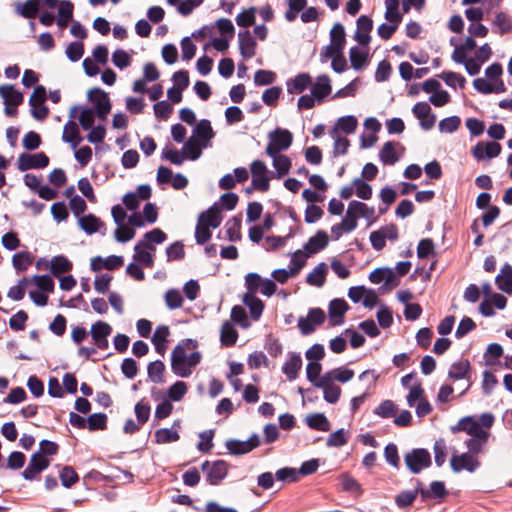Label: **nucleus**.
I'll return each instance as SVG.
<instances>
[{
  "label": "nucleus",
  "mask_w": 512,
  "mask_h": 512,
  "mask_svg": "<svg viewBox=\"0 0 512 512\" xmlns=\"http://www.w3.org/2000/svg\"><path fill=\"white\" fill-rule=\"evenodd\" d=\"M86 421V426L91 431L104 430L107 427V415L104 413L92 414Z\"/></svg>",
  "instance_id": "obj_56"
},
{
  "label": "nucleus",
  "mask_w": 512,
  "mask_h": 512,
  "mask_svg": "<svg viewBox=\"0 0 512 512\" xmlns=\"http://www.w3.org/2000/svg\"><path fill=\"white\" fill-rule=\"evenodd\" d=\"M187 354L186 349L182 345H177L171 355V368L173 372L179 377H189L192 374V370L187 366Z\"/></svg>",
  "instance_id": "obj_7"
},
{
  "label": "nucleus",
  "mask_w": 512,
  "mask_h": 512,
  "mask_svg": "<svg viewBox=\"0 0 512 512\" xmlns=\"http://www.w3.org/2000/svg\"><path fill=\"white\" fill-rule=\"evenodd\" d=\"M349 58L351 66L355 70H361L368 64V52L362 51L356 46L350 48Z\"/></svg>",
  "instance_id": "obj_40"
},
{
  "label": "nucleus",
  "mask_w": 512,
  "mask_h": 512,
  "mask_svg": "<svg viewBox=\"0 0 512 512\" xmlns=\"http://www.w3.org/2000/svg\"><path fill=\"white\" fill-rule=\"evenodd\" d=\"M354 192L357 197L369 200L372 197V187L361 178L353 180Z\"/></svg>",
  "instance_id": "obj_60"
},
{
  "label": "nucleus",
  "mask_w": 512,
  "mask_h": 512,
  "mask_svg": "<svg viewBox=\"0 0 512 512\" xmlns=\"http://www.w3.org/2000/svg\"><path fill=\"white\" fill-rule=\"evenodd\" d=\"M330 136L334 140V156L344 155L347 153L348 148L350 146V142L346 137L340 136L337 129H332L330 131Z\"/></svg>",
  "instance_id": "obj_48"
},
{
  "label": "nucleus",
  "mask_w": 512,
  "mask_h": 512,
  "mask_svg": "<svg viewBox=\"0 0 512 512\" xmlns=\"http://www.w3.org/2000/svg\"><path fill=\"white\" fill-rule=\"evenodd\" d=\"M493 25L498 29L501 35L509 33L512 30V21L508 15L499 12L495 15Z\"/></svg>",
  "instance_id": "obj_59"
},
{
  "label": "nucleus",
  "mask_w": 512,
  "mask_h": 512,
  "mask_svg": "<svg viewBox=\"0 0 512 512\" xmlns=\"http://www.w3.org/2000/svg\"><path fill=\"white\" fill-rule=\"evenodd\" d=\"M330 43L344 49L346 38L345 30L341 23H335L330 31Z\"/></svg>",
  "instance_id": "obj_52"
},
{
  "label": "nucleus",
  "mask_w": 512,
  "mask_h": 512,
  "mask_svg": "<svg viewBox=\"0 0 512 512\" xmlns=\"http://www.w3.org/2000/svg\"><path fill=\"white\" fill-rule=\"evenodd\" d=\"M0 95L5 105L19 106L23 102V94L12 85L0 86Z\"/></svg>",
  "instance_id": "obj_33"
},
{
  "label": "nucleus",
  "mask_w": 512,
  "mask_h": 512,
  "mask_svg": "<svg viewBox=\"0 0 512 512\" xmlns=\"http://www.w3.org/2000/svg\"><path fill=\"white\" fill-rule=\"evenodd\" d=\"M328 241L329 239L327 233L320 230L308 240L304 246V249L309 254H316L328 245Z\"/></svg>",
  "instance_id": "obj_27"
},
{
  "label": "nucleus",
  "mask_w": 512,
  "mask_h": 512,
  "mask_svg": "<svg viewBox=\"0 0 512 512\" xmlns=\"http://www.w3.org/2000/svg\"><path fill=\"white\" fill-rule=\"evenodd\" d=\"M327 266L325 263L318 264L307 276V283L316 287H321L325 283Z\"/></svg>",
  "instance_id": "obj_45"
},
{
  "label": "nucleus",
  "mask_w": 512,
  "mask_h": 512,
  "mask_svg": "<svg viewBox=\"0 0 512 512\" xmlns=\"http://www.w3.org/2000/svg\"><path fill=\"white\" fill-rule=\"evenodd\" d=\"M214 135L211 123L206 119H202L196 123L192 133V137H195V140L200 142L202 146L206 148L210 146V141Z\"/></svg>",
  "instance_id": "obj_18"
},
{
  "label": "nucleus",
  "mask_w": 512,
  "mask_h": 512,
  "mask_svg": "<svg viewBox=\"0 0 512 512\" xmlns=\"http://www.w3.org/2000/svg\"><path fill=\"white\" fill-rule=\"evenodd\" d=\"M275 477L282 482H297L299 480V472L296 468L284 467L277 470Z\"/></svg>",
  "instance_id": "obj_64"
},
{
  "label": "nucleus",
  "mask_w": 512,
  "mask_h": 512,
  "mask_svg": "<svg viewBox=\"0 0 512 512\" xmlns=\"http://www.w3.org/2000/svg\"><path fill=\"white\" fill-rule=\"evenodd\" d=\"M263 278L257 273H248L245 276V286L247 288V292L245 294L256 295L258 292Z\"/></svg>",
  "instance_id": "obj_62"
},
{
  "label": "nucleus",
  "mask_w": 512,
  "mask_h": 512,
  "mask_svg": "<svg viewBox=\"0 0 512 512\" xmlns=\"http://www.w3.org/2000/svg\"><path fill=\"white\" fill-rule=\"evenodd\" d=\"M162 158L168 160L172 164L181 165L184 162L186 156L183 150L179 151L175 148L166 147L163 149Z\"/></svg>",
  "instance_id": "obj_63"
},
{
  "label": "nucleus",
  "mask_w": 512,
  "mask_h": 512,
  "mask_svg": "<svg viewBox=\"0 0 512 512\" xmlns=\"http://www.w3.org/2000/svg\"><path fill=\"white\" fill-rule=\"evenodd\" d=\"M201 468L206 473L207 481L211 485H218L228 473V464L224 460L205 461Z\"/></svg>",
  "instance_id": "obj_5"
},
{
  "label": "nucleus",
  "mask_w": 512,
  "mask_h": 512,
  "mask_svg": "<svg viewBox=\"0 0 512 512\" xmlns=\"http://www.w3.org/2000/svg\"><path fill=\"white\" fill-rule=\"evenodd\" d=\"M340 482L343 490L347 492L360 495L363 491L360 483L349 474H342L340 476Z\"/></svg>",
  "instance_id": "obj_54"
},
{
  "label": "nucleus",
  "mask_w": 512,
  "mask_h": 512,
  "mask_svg": "<svg viewBox=\"0 0 512 512\" xmlns=\"http://www.w3.org/2000/svg\"><path fill=\"white\" fill-rule=\"evenodd\" d=\"M317 388L323 389V397L324 399L331 404L336 403L341 395V388L334 383L327 381L321 376L318 383H316Z\"/></svg>",
  "instance_id": "obj_23"
},
{
  "label": "nucleus",
  "mask_w": 512,
  "mask_h": 512,
  "mask_svg": "<svg viewBox=\"0 0 512 512\" xmlns=\"http://www.w3.org/2000/svg\"><path fill=\"white\" fill-rule=\"evenodd\" d=\"M88 97L95 104L97 116L105 120L111 110L108 94L100 88H93L88 92Z\"/></svg>",
  "instance_id": "obj_10"
},
{
  "label": "nucleus",
  "mask_w": 512,
  "mask_h": 512,
  "mask_svg": "<svg viewBox=\"0 0 512 512\" xmlns=\"http://www.w3.org/2000/svg\"><path fill=\"white\" fill-rule=\"evenodd\" d=\"M357 125V118L355 116L349 115L339 118L333 129H337L338 132L342 131L346 134H352L355 132Z\"/></svg>",
  "instance_id": "obj_49"
},
{
  "label": "nucleus",
  "mask_w": 512,
  "mask_h": 512,
  "mask_svg": "<svg viewBox=\"0 0 512 512\" xmlns=\"http://www.w3.org/2000/svg\"><path fill=\"white\" fill-rule=\"evenodd\" d=\"M331 91L330 78L325 74L319 75L311 88V93L317 98V103H322Z\"/></svg>",
  "instance_id": "obj_21"
},
{
  "label": "nucleus",
  "mask_w": 512,
  "mask_h": 512,
  "mask_svg": "<svg viewBox=\"0 0 512 512\" xmlns=\"http://www.w3.org/2000/svg\"><path fill=\"white\" fill-rule=\"evenodd\" d=\"M302 368V359L299 354H292L290 358L284 363L282 372L286 377L293 381L298 377L299 371Z\"/></svg>",
  "instance_id": "obj_30"
},
{
  "label": "nucleus",
  "mask_w": 512,
  "mask_h": 512,
  "mask_svg": "<svg viewBox=\"0 0 512 512\" xmlns=\"http://www.w3.org/2000/svg\"><path fill=\"white\" fill-rule=\"evenodd\" d=\"M450 466L456 473L463 470L474 472L480 466V461L476 455L467 451L462 454H453L450 460Z\"/></svg>",
  "instance_id": "obj_6"
},
{
  "label": "nucleus",
  "mask_w": 512,
  "mask_h": 512,
  "mask_svg": "<svg viewBox=\"0 0 512 512\" xmlns=\"http://www.w3.org/2000/svg\"><path fill=\"white\" fill-rule=\"evenodd\" d=\"M165 365L161 360H156L148 365V376L154 383L163 382V372Z\"/></svg>",
  "instance_id": "obj_55"
},
{
  "label": "nucleus",
  "mask_w": 512,
  "mask_h": 512,
  "mask_svg": "<svg viewBox=\"0 0 512 512\" xmlns=\"http://www.w3.org/2000/svg\"><path fill=\"white\" fill-rule=\"evenodd\" d=\"M239 50L244 59H250L255 55L257 43L248 30L238 33Z\"/></svg>",
  "instance_id": "obj_19"
},
{
  "label": "nucleus",
  "mask_w": 512,
  "mask_h": 512,
  "mask_svg": "<svg viewBox=\"0 0 512 512\" xmlns=\"http://www.w3.org/2000/svg\"><path fill=\"white\" fill-rule=\"evenodd\" d=\"M50 464V460L42 454V452H35L30 458L28 466L22 473L26 480H34L38 475L44 471Z\"/></svg>",
  "instance_id": "obj_8"
},
{
  "label": "nucleus",
  "mask_w": 512,
  "mask_h": 512,
  "mask_svg": "<svg viewBox=\"0 0 512 512\" xmlns=\"http://www.w3.org/2000/svg\"><path fill=\"white\" fill-rule=\"evenodd\" d=\"M198 221L211 228L219 227L222 221L219 207L216 204L212 205L208 210L200 214Z\"/></svg>",
  "instance_id": "obj_28"
},
{
  "label": "nucleus",
  "mask_w": 512,
  "mask_h": 512,
  "mask_svg": "<svg viewBox=\"0 0 512 512\" xmlns=\"http://www.w3.org/2000/svg\"><path fill=\"white\" fill-rule=\"evenodd\" d=\"M73 265L67 257L58 255L50 260V271L55 277H59L60 274L71 271Z\"/></svg>",
  "instance_id": "obj_37"
},
{
  "label": "nucleus",
  "mask_w": 512,
  "mask_h": 512,
  "mask_svg": "<svg viewBox=\"0 0 512 512\" xmlns=\"http://www.w3.org/2000/svg\"><path fill=\"white\" fill-rule=\"evenodd\" d=\"M252 185L256 190L266 192L270 187V178L266 164L261 160H254L250 165Z\"/></svg>",
  "instance_id": "obj_4"
},
{
  "label": "nucleus",
  "mask_w": 512,
  "mask_h": 512,
  "mask_svg": "<svg viewBox=\"0 0 512 512\" xmlns=\"http://www.w3.org/2000/svg\"><path fill=\"white\" fill-rule=\"evenodd\" d=\"M322 376L326 379V382L330 381L334 383L338 381L340 383H346L354 377V371L346 367H338L324 373Z\"/></svg>",
  "instance_id": "obj_31"
},
{
  "label": "nucleus",
  "mask_w": 512,
  "mask_h": 512,
  "mask_svg": "<svg viewBox=\"0 0 512 512\" xmlns=\"http://www.w3.org/2000/svg\"><path fill=\"white\" fill-rule=\"evenodd\" d=\"M243 303L248 306L251 317L258 320L262 315L264 303L256 295L251 294H244Z\"/></svg>",
  "instance_id": "obj_38"
},
{
  "label": "nucleus",
  "mask_w": 512,
  "mask_h": 512,
  "mask_svg": "<svg viewBox=\"0 0 512 512\" xmlns=\"http://www.w3.org/2000/svg\"><path fill=\"white\" fill-rule=\"evenodd\" d=\"M357 222L355 216L350 213L347 209L345 216L342 218L340 223H337L331 227V234L333 240H339L343 234L350 233L357 228Z\"/></svg>",
  "instance_id": "obj_16"
},
{
  "label": "nucleus",
  "mask_w": 512,
  "mask_h": 512,
  "mask_svg": "<svg viewBox=\"0 0 512 512\" xmlns=\"http://www.w3.org/2000/svg\"><path fill=\"white\" fill-rule=\"evenodd\" d=\"M257 9L255 7H250L248 9L243 10L236 16V23L240 27H250L255 22V15Z\"/></svg>",
  "instance_id": "obj_57"
},
{
  "label": "nucleus",
  "mask_w": 512,
  "mask_h": 512,
  "mask_svg": "<svg viewBox=\"0 0 512 512\" xmlns=\"http://www.w3.org/2000/svg\"><path fill=\"white\" fill-rule=\"evenodd\" d=\"M349 306L343 299H334L328 307L329 321L332 326L341 325L344 322V315Z\"/></svg>",
  "instance_id": "obj_17"
},
{
  "label": "nucleus",
  "mask_w": 512,
  "mask_h": 512,
  "mask_svg": "<svg viewBox=\"0 0 512 512\" xmlns=\"http://www.w3.org/2000/svg\"><path fill=\"white\" fill-rule=\"evenodd\" d=\"M453 433L465 432L470 437L488 434L489 432L482 429L479 421L473 416L461 418L456 425L451 427Z\"/></svg>",
  "instance_id": "obj_11"
},
{
  "label": "nucleus",
  "mask_w": 512,
  "mask_h": 512,
  "mask_svg": "<svg viewBox=\"0 0 512 512\" xmlns=\"http://www.w3.org/2000/svg\"><path fill=\"white\" fill-rule=\"evenodd\" d=\"M489 433L483 434L479 436L469 437L464 441V444L468 450V452L478 455L484 451L485 446L488 443Z\"/></svg>",
  "instance_id": "obj_35"
},
{
  "label": "nucleus",
  "mask_w": 512,
  "mask_h": 512,
  "mask_svg": "<svg viewBox=\"0 0 512 512\" xmlns=\"http://www.w3.org/2000/svg\"><path fill=\"white\" fill-rule=\"evenodd\" d=\"M379 158L384 165H394L398 161V156L392 142H386L383 145Z\"/></svg>",
  "instance_id": "obj_50"
},
{
  "label": "nucleus",
  "mask_w": 512,
  "mask_h": 512,
  "mask_svg": "<svg viewBox=\"0 0 512 512\" xmlns=\"http://www.w3.org/2000/svg\"><path fill=\"white\" fill-rule=\"evenodd\" d=\"M349 439V434L343 428L331 433L326 441L328 447H342Z\"/></svg>",
  "instance_id": "obj_53"
},
{
  "label": "nucleus",
  "mask_w": 512,
  "mask_h": 512,
  "mask_svg": "<svg viewBox=\"0 0 512 512\" xmlns=\"http://www.w3.org/2000/svg\"><path fill=\"white\" fill-rule=\"evenodd\" d=\"M111 326L103 321H98L91 326V336L96 347L106 350L109 346L108 336L111 334Z\"/></svg>",
  "instance_id": "obj_12"
},
{
  "label": "nucleus",
  "mask_w": 512,
  "mask_h": 512,
  "mask_svg": "<svg viewBox=\"0 0 512 512\" xmlns=\"http://www.w3.org/2000/svg\"><path fill=\"white\" fill-rule=\"evenodd\" d=\"M404 461L412 473L419 474L431 465V455L426 449H413L406 453Z\"/></svg>",
  "instance_id": "obj_2"
},
{
  "label": "nucleus",
  "mask_w": 512,
  "mask_h": 512,
  "mask_svg": "<svg viewBox=\"0 0 512 512\" xmlns=\"http://www.w3.org/2000/svg\"><path fill=\"white\" fill-rule=\"evenodd\" d=\"M373 29V21L369 16L361 15L356 21L354 39L359 45L368 46L371 41L370 32Z\"/></svg>",
  "instance_id": "obj_13"
},
{
  "label": "nucleus",
  "mask_w": 512,
  "mask_h": 512,
  "mask_svg": "<svg viewBox=\"0 0 512 512\" xmlns=\"http://www.w3.org/2000/svg\"><path fill=\"white\" fill-rule=\"evenodd\" d=\"M166 306L171 309L180 308L183 304V297L179 290L177 289H169L164 295Z\"/></svg>",
  "instance_id": "obj_58"
},
{
  "label": "nucleus",
  "mask_w": 512,
  "mask_h": 512,
  "mask_svg": "<svg viewBox=\"0 0 512 512\" xmlns=\"http://www.w3.org/2000/svg\"><path fill=\"white\" fill-rule=\"evenodd\" d=\"M412 112L414 116L419 119L420 126L424 130L433 128L436 122V116L431 113V107L427 102H418L414 105Z\"/></svg>",
  "instance_id": "obj_14"
},
{
  "label": "nucleus",
  "mask_w": 512,
  "mask_h": 512,
  "mask_svg": "<svg viewBox=\"0 0 512 512\" xmlns=\"http://www.w3.org/2000/svg\"><path fill=\"white\" fill-rule=\"evenodd\" d=\"M46 100V89L44 86L38 85L34 88L29 104L31 106L32 116L39 121H43L49 114V109L44 105Z\"/></svg>",
  "instance_id": "obj_3"
},
{
  "label": "nucleus",
  "mask_w": 512,
  "mask_h": 512,
  "mask_svg": "<svg viewBox=\"0 0 512 512\" xmlns=\"http://www.w3.org/2000/svg\"><path fill=\"white\" fill-rule=\"evenodd\" d=\"M78 223L82 230H84L87 234H93L101 230V228L105 227L104 222H102L98 217L93 214H88L82 217H79Z\"/></svg>",
  "instance_id": "obj_32"
},
{
  "label": "nucleus",
  "mask_w": 512,
  "mask_h": 512,
  "mask_svg": "<svg viewBox=\"0 0 512 512\" xmlns=\"http://www.w3.org/2000/svg\"><path fill=\"white\" fill-rule=\"evenodd\" d=\"M134 250H135V253L133 255V259L136 262L144 265L145 267H149V268H151L153 266L154 257L149 250L143 248V244L141 243V241H139L135 245Z\"/></svg>",
  "instance_id": "obj_46"
},
{
  "label": "nucleus",
  "mask_w": 512,
  "mask_h": 512,
  "mask_svg": "<svg viewBox=\"0 0 512 512\" xmlns=\"http://www.w3.org/2000/svg\"><path fill=\"white\" fill-rule=\"evenodd\" d=\"M347 209L355 216L357 223L360 217L370 220L375 216V209L360 201H351Z\"/></svg>",
  "instance_id": "obj_29"
},
{
  "label": "nucleus",
  "mask_w": 512,
  "mask_h": 512,
  "mask_svg": "<svg viewBox=\"0 0 512 512\" xmlns=\"http://www.w3.org/2000/svg\"><path fill=\"white\" fill-rule=\"evenodd\" d=\"M48 164L49 158L44 152L35 154L23 153L18 158V168L21 171L45 168Z\"/></svg>",
  "instance_id": "obj_9"
},
{
  "label": "nucleus",
  "mask_w": 512,
  "mask_h": 512,
  "mask_svg": "<svg viewBox=\"0 0 512 512\" xmlns=\"http://www.w3.org/2000/svg\"><path fill=\"white\" fill-rule=\"evenodd\" d=\"M39 11V0H27L16 5V12L24 18L33 19Z\"/></svg>",
  "instance_id": "obj_41"
},
{
  "label": "nucleus",
  "mask_w": 512,
  "mask_h": 512,
  "mask_svg": "<svg viewBox=\"0 0 512 512\" xmlns=\"http://www.w3.org/2000/svg\"><path fill=\"white\" fill-rule=\"evenodd\" d=\"M306 424L317 431L328 432L331 429V424L323 413L309 414L306 417Z\"/></svg>",
  "instance_id": "obj_34"
},
{
  "label": "nucleus",
  "mask_w": 512,
  "mask_h": 512,
  "mask_svg": "<svg viewBox=\"0 0 512 512\" xmlns=\"http://www.w3.org/2000/svg\"><path fill=\"white\" fill-rule=\"evenodd\" d=\"M33 263V256L28 251H21L13 255L12 265L17 272H23Z\"/></svg>",
  "instance_id": "obj_44"
},
{
  "label": "nucleus",
  "mask_w": 512,
  "mask_h": 512,
  "mask_svg": "<svg viewBox=\"0 0 512 512\" xmlns=\"http://www.w3.org/2000/svg\"><path fill=\"white\" fill-rule=\"evenodd\" d=\"M501 145L497 142H478L472 149L477 160L492 159L501 153Z\"/></svg>",
  "instance_id": "obj_15"
},
{
  "label": "nucleus",
  "mask_w": 512,
  "mask_h": 512,
  "mask_svg": "<svg viewBox=\"0 0 512 512\" xmlns=\"http://www.w3.org/2000/svg\"><path fill=\"white\" fill-rule=\"evenodd\" d=\"M179 428V421H175L171 428H161L156 430L154 434L155 442L158 444H167L178 441L180 438L178 432Z\"/></svg>",
  "instance_id": "obj_22"
},
{
  "label": "nucleus",
  "mask_w": 512,
  "mask_h": 512,
  "mask_svg": "<svg viewBox=\"0 0 512 512\" xmlns=\"http://www.w3.org/2000/svg\"><path fill=\"white\" fill-rule=\"evenodd\" d=\"M205 147L200 142L195 140V137H190L183 145V152L186 158L190 160H197Z\"/></svg>",
  "instance_id": "obj_43"
},
{
  "label": "nucleus",
  "mask_w": 512,
  "mask_h": 512,
  "mask_svg": "<svg viewBox=\"0 0 512 512\" xmlns=\"http://www.w3.org/2000/svg\"><path fill=\"white\" fill-rule=\"evenodd\" d=\"M268 139L269 143L265 152L268 156H274L276 153H281L291 146L293 135L287 129L276 128L268 134Z\"/></svg>",
  "instance_id": "obj_1"
},
{
  "label": "nucleus",
  "mask_w": 512,
  "mask_h": 512,
  "mask_svg": "<svg viewBox=\"0 0 512 512\" xmlns=\"http://www.w3.org/2000/svg\"><path fill=\"white\" fill-rule=\"evenodd\" d=\"M422 499L428 498H444L448 492L446 490L445 484L442 481H433L428 489L421 488L419 490Z\"/></svg>",
  "instance_id": "obj_36"
},
{
  "label": "nucleus",
  "mask_w": 512,
  "mask_h": 512,
  "mask_svg": "<svg viewBox=\"0 0 512 512\" xmlns=\"http://www.w3.org/2000/svg\"><path fill=\"white\" fill-rule=\"evenodd\" d=\"M62 140L69 143L72 149H76L77 146L82 142V137L78 125L74 121H68L63 128Z\"/></svg>",
  "instance_id": "obj_24"
},
{
  "label": "nucleus",
  "mask_w": 512,
  "mask_h": 512,
  "mask_svg": "<svg viewBox=\"0 0 512 512\" xmlns=\"http://www.w3.org/2000/svg\"><path fill=\"white\" fill-rule=\"evenodd\" d=\"M312 85V77L308 73H300L286 82L289 94H300Z\"/></svg>",
  "instance_id": "obj_20"
},
{
  "label": "nucleus",
  "mask_w": 512,
  "mask_h": 512,
  "mask_svg": "<svg viewBox=\"0 0 512 512\" xmlns=\"http://www.w3.org/2000/svg\"><path fill=\"white\" fill-rule=\"evenodd\" d=\"M288 10L285 12V19L293 22L299 12L303 11L307 6V0H287Z\"/></svg>",
  "instance_id": "obj_51"
},
{
  "label": "nucleus",
  "mask_w": 512,
  "mask_h": 512,
  "mask_svg": "<svg viewBox=\"0 0 512 512\" xmlns=\"http://www.w3.org/2000/svg\"><path fill=\"white\" fill-rule=\"evenodd\" d=\"M495 283L501 291L511 294L512 293V266L505 264L500 273L495 278Z\"/></svg>",
  "instance_id": "obj_26"
},
{
  "label": "nucleus",
  "mask_w": 512,
  "mask_h": 512,
  "mask_svg": "<svg viewBox=\"0 0 512 512\" xmlns=\"http://www.w3.org/2000/svg\"><path fill=\"white\" fill-rule=\"evenodd\" d=\"M470 364L468 360H460L451 365L449 377L454 380L465 379L468 376Z\"/></svg>",
  "instance_id": "obj_47"
},
{
  "label": "nucleus",
  "mask_w": 512,
  "mask_h": 512,
  "mask_svg": "<svg viewBox=\"0 0 512 512\" xmlns=\"http://www.w3.org/2000/svg\"><path fill=\"white\" fill-rule=\"evenodd\" d=\"M220 332L221 343L224 346H232L236 343L238 339V333L231 322L225 321L222 324Z\"/></svg>",
  "instance_id": "obj_42"
},
{
  "label": "nucleus",
  "mask_w": 512,
  "mask_h": 512,
  "mask_svg": "<svg viewBox=\"0 0 512 512\" xmlns=\"http://www.w3.org/2000/svg\"><path fill=\"white\" fill-rule=\"evenodd\" d=\"M60 480L64 487L70 488L78 482L79 477L71 466H65L60 472Z\"/></svg>",
  "instance_id": "obj_61"
},
{
  "label": "nucleus",
  "mask_w": 512,
  "mask_h": 512,
  "mask_svg": "<svg viewBox=\"0 0 512 512\" xmlns=\"http://www.w3.org/2000/svg\"><path fill=\"white\" fill-rule=\"evenodd\" d=\"M170 335L168 326L160 325L156 328L153 336L152 343L155 346V350L158 354L164 355L167 350V341Z\"/></svg>",
  "instance_id": "obj_25"
},
{
  "label": "nucleus",
  "mask_w": 512,
  "mask_h": 512,
  "mask_svg": "<svg viewBox=\"0 0 512 512\" xmlns=\"http://www.w3.org/2000/svg\"><path fill=\"white\" fill-rule=\"evenodd\" d=\"M273 160V167L276 170L277 177L282 178L289 173L291 168V160L288 156L281 153H276L270 156Z\"/></svg>",
  "instance_id": "obj_39"
}]
</instances>
